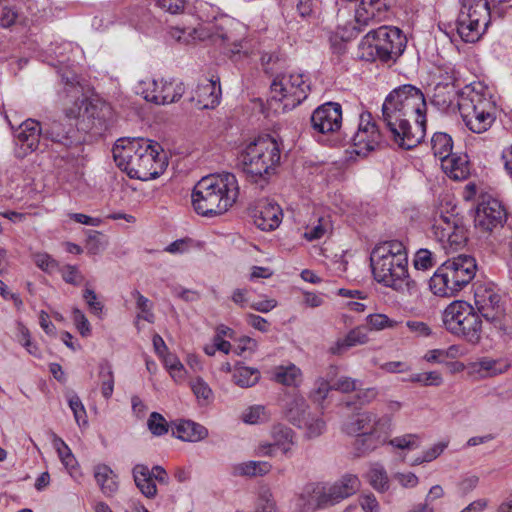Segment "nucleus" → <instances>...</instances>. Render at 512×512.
I'll list each match as a JSON object with an SVG mask.
<instances>
[{"label": "nucleus", "instance_id": "nucleus-59", "mask_svg": "<svg viewBox=\"0 0 512 512\" xmlns=\"http://www.w3.org/2000/svg\"><path fill=\"white\" fill-rule=\"evenodd\" d=\"M406 326L418 337H427L431 334L430 327L422 321L410 320L406 322Z\"/></svg>", "mask_w": 512, "mask_h": 512}, {"label": "nucleus", "instance_id": "nucleus-36", "mask_svg": "<svg viewBox=\"0 0 512 512\" xmlns=\"http://www.w3.org/2000/svg\"><path fill=\"white\" fill-rule=\"evenodd\" d=\"M453 141L450 135L437 132L431 139V149L441 162L452 153Z\"/></svg>", "mask_w": 512, "mask_h": 512}, {"label": "nucleus", "instance_id": "nucleus-61", "mask_svg": "<svg viewBox=\"0 0 512 512\" xmlns=\"http://www.w3.org/2000/svg\"><path fill=\"white\" fill-rule=\"evenodd\" d=\"M155 1L160 8H162L172 14L178 13L179 11H181L184 8L183 0H155Z\"/></svg>", "mask_w": 512, "mask_h": 512}, {"label": "nucleus", "instance_id": "nucleus-57", "mask_svg": "<svg viewBox=\"0 0 512 512\" xmlns=\"http://www.w3.org/2000/svg\"><path fill=\"white\" fill-rule=\"evenodd\" d=\"M61 272L64 281L69 284L79 285L83 280V276L80 274L76 266L66 265Z\"/></svg>", "mask_w": 512, "mask_h": 512}, {"label": "nucleus", "instance_id": "nucleus-29", "mask_svg": "<svg viewBox=\"0 0 512 512\" xmlns=\"http://www.w3.org/2000/svg\"><path fill=\"white\" fill-rule=\"evenodd\" d=\"M386 436L383 432H363L357 435L353 442L354 455L362 457L384 444Z\"/></svg>", "mask_w": 512, "mask_h": 512}, {"label": "nucleus", "instance_id": "nucleus-7", "mask_svg": "<svg viewBox=\"0 0 512 512\" xmlns=\"http://www.w3.org/2000/svg\"><path fill=\"white\" fill-rule=\"evenodd\" d=\"M445 329L466 341L469 344L477 345L482 339V319L474 306L462 300L450 303L444 310L442 316Z\"/></svg>", "mask_w": 512, "mask_h": 512}, {"label": "nucleus", "instance_id": "nucleus-64", "mask_svg": "<svg viewBox=\"0 0 512 512\" xmlns=\"http://www.w3.org/2000/svg\"><path fill=\"white\" fill-rule=\"evenodd\" d=\"M360 505L365 512H379V504L373 494L363 496Z\"/></svg>", "mask_w": 512, "mask_h": 512}, {"label": "nucleus", "instance_id": "nucleus-30", "mask_svg": "<svg viewBox=\"0 0 512 512\" xmlns=\"http://www.w3.org/2000/svg\"><path fill=\"white\" fill-rule=\"evenodd\" d=\"M444 172L454 180H464L469 176V166L467 155L451 153L442 162Z\"/></svg>", "mask_w": 512, "mask_h": 512}, {"label": "nucleus", "instance_id": "nucleus-48", "mask_svg": "<svg viewBox=\"0 0 512 512\" xmlns=\"http://www.w3.org/2000/svg\"><path fill=\"white\" fill-rule=\"evenodd\" d=\"M133 297L136 299V306L144 315L142 318L150 323L154 321V314L151 312V302L148 298L143 296L139 291L132 292Z\"/></svg>", "mask_w": 512, "mask_h": 512}, {"label": "nucleus", "instance_id": "nucleus-63", "mask_svg": "<svg viewBox=\"0 0 512 512\" xmlns=\"http://www.w3.org/2000/svg\"><path fill=\"white\" fill-rule=\"evenodd\" d=\"M164 363L165 366L170 370V373L172 374L173 377L176 376V372H181L182 370H184L183 364L173 354L168 353L164 357Z\"/></svg>", "mask_w": 512, "mask_h": 512}, {"label": "nucleus", "instance_id": "nucleus-45", "mask_svg": "<svg viewBox=\"0 0 512 512\" xmlns=\"http://www.w3.org/2000/svg\"><path fill=\"white\" fill-rule=\"evenodd\" d=\"M388 443L394 448L401 450H411L419 447L418 436L416 434H405L403 436L395 437Z\"/></svg>", "mask_w": 512, "mask_h": 512}, {"label": "nucleus", "instance_id": "nucleus-26", "mask_svg": "<svg viewBox=\"0 0 512 512\" xmlns=\"http://www.w3.org/2000/svg\"><path fill=\"white\" fill-rule=\"evenodd\" d=\"M221 86L219 80L206 79L192 91L190 102L198 109H214L220 102Z\"/></svg>", "mask_w": 512, "mask_h": 512}, {"label": "nucleus", "instance_id": "nucleus-21", "mask_svg": "<svg viewBox=\"0 0 512 512\" xmlns=\"http://www.w3.org/2000/svg\"><path fill=\"white\" fill-rule=\"evenodd\" d=\"M371 114H361L358 130L351 136V141L358 150L357 154H361L362 150L372 151L380 144L381 133L375 123L370 122Z\"/></svg>", "mask_w": 512, "mask_h": 512}, {"label": "nucleus", "instance_id": "nucleus-16", "mask_svg": "<svg viewBox=\"0 0 512 512\" xmlns=\"http://www.w3.org/2000/svg\"><path fill=\"white\" fill-rule=\"evenodd\" d=\"M452 211H454V208H452ZM433 233L445 249L449 246L451 250H457L467 241L466 229L460 218L453 212H447L446 214L443 210L439 212V216L435 218L433 224Z\"/></svg>", "mask_w": 512, "mask_h": 512}, {"label": "nucleus", "instance_id": "nucleus-31", "mask_svg": "<svg viewBox=\"0 0 512 512\" xmlns=\"http://www.w3.org/2000/svg\"><path fill=\"white\" fill-rule=\"evenodd\" d=\"M173 435L183 441L197 442L207 437V429L193 421L185 420L176 425Z\"/></svg>", "mask_w": 512, "mask_h": 512}, {"label": "nucleus", "instance_id": "nucleus-53", "mask_svg": "<svg viewBox=\"0 0 512 512\" xmlns=\"http://www.w3.org/2000/svg\"><path fill=\"white\" fill-rule=\"evenodd\" d=\"M265 419V407L255 405L249 407L243 414V421L249 424H256Z\"/></svg>", "mask_w": 512, "mask_h": 512}, {"label": "nucleus", "instance_id": "nucleus-5", "mask_svg": "<svg viewBox=\"0 0 512 512\" xmlns=\"http://www.w3.org/2000/svg\"><path fill=\"white\" fill-rule=\"evenodd\" d=\"M474 257L460 254L443 262L429 280L430 290L438 296L452 297L475 277Z\"/></svg>", "mask_w": 512, "mask_h": 512}, {"label": "nucleus", "instance_id": "nucleus-18", "mask_svg": "<svg viewBox=\"0 0 512 512\" xmlns=\"http://www.w3.org/2000/svg\"><path fill=\"white\" fill-rule=\"evenodd\" d=\"M165 155L158 142L150 140V149L142 153L140 163L135 169L134 177L142 181L155 179L163 172Z\"/></svg>", "mask_w": 512, "mask_h": 512}, {"label": "nucleus", "instance_id": "nucleus-27", "mask_svg": "<svg viewBox=\"0 0 512 512\" xmlns=\"http://www.w3.org/2000/svg\"><path fill=\"white\" fill-rule=\"evenodd\" d=\"M310 414L309 405L303 396L293 394L283 400V416L295 427L302 429Z\"/></svg>", "mask_w": 512, "mask_h": 512}, {"label": "nucleus", "instance_id": "nucleus-55", "mask_svg": "<svg viewBox=\"0 0 512 512\" xmlns=\"http://www.w3.org/2000/svg\"><path fill=\"white\" fill-rule=\"evenodd\" d=\"M346 341L350 347H354L357 345H362L367 343L368 336L362 327H356L350 330L345 336Z\"/></svg>", "mask_w": 512, "mask_h": 512}, {"label": "nucleus", "instance_id": "nucleus-38", "mask_svg": "<svg viewBox=\"0 0 512 512\" xmlns=\"http://www.w3.org/2000/svg\"><path fill=\"white\" fill-rule=\"evenodd\" d=\"M255 512H280L273 493L269 488H261L255 503Z\"/></svg>", "mask_w": 512, "mask_h": 512}, {"label": "nucleus", "instance_id": "nucleus-35", "mask_svg": "<svg viewBox=\"0 0 512 512\" xmlns=\"http://www.w3.org/2000/svg\"><path fill=\"white\" fill-rule=\"evenodd\" d=\"M94 477L101 491L106 496H112L118 489L116 475L107 465H98L94 469Z\"/></svg>", "mask_w": 512, "mask_h": 512}, {"label": "nucleus", "instance_id": "nucleus-9", "mask_svg": "<svg viewBox=\"0 0 512 512\" xmlns=\"http://www.w3.org/2000/svg\"><path fill=\"white\" fill-rule=\"evenodd\" d=\"M68 119H76L79 130L84 136L87 133L102 135L111 124L113 117L112 107L101 100L90 101L82 99L79 103L65 110Z\"/></svg>", "mask_w": 512, "mask_h": 512}, {"label": "nucleus", "instance_id": "nucleus-13", "mask_svg": "<svg viewBox=\"0 0 512 512\" xmlns=\"http://www.w3.org/2000/svg\"><path fill=\"white\" fill-rule=\"evenodd\" d=\"M474 303V308L481 318L499 330L504 329L505 301L495 288L478 286L474 293Z\"/></svg>", "mask_w": 512, "mask_h": 512}, {"label": "nucleus", "instance_id": "nucleus-22", "mask_svg": "<svg viewBox=\"0 0 512 512\" xmlns=\"http://www.w3.org/2000/svg\"><path fill=\"white\" fill-rule=\"evenodd\" d=\"M254 223L263 231L276 229L282 221V210L272 200L263 198L257 201L253 211Z\"/></svg>", "mask_w": 512, "mask_h": 512}, {"label": "nucleus", "instance_id": "nucleus-14", "mask_svg": "<svg viewBox=\"0 0 512 512\" xmlns=\"http://www.w3.org/2000/svg\"><path fill=\"white\" fill-rule=\"evenodd\" d=\"M148 149H150V139L141 137L120 138L116 141L112 153L116 165L125 171L130 178H133L142 153H146Z\"/></svg>", "mask_w": 512, "mask_h": 512}, {"label": "nucleus", "instance_id": "nucleus-62", "mask_svg": "<svg viewBox=\"0 0 512 512\" xmlns=\"http://www.w3.org/2000/svg\"><path fill=\"white\" fill-rule=\"evenodd\" d=\"M297 376V371L294 367L280 371L276 374V380L284 385L290 386L295 383V378Z\"/></svg>", "mask_w": 512, "mask_h": 512}, {"label": "nucleus", "instance_id": "nucleus-25", "mask_svg": "<svg viewBox=\"0 0 512 512\" xmlns=\"http://www.w3.org/2000/svg\"><path fill=\"white\" fill-rule=\"evenodd\" d=\"M465 91H460L456 85V78L447 74L441 81L436 83L431 96V103L439 109L450 107L456 99L461 100V95Z\"/></svg>", "mask_w": 512, "mask_h": 512}, {"label": "nucleus", "instance_id": "nucleus-10", "mask_svg": "<svg viewBox=\"0 0 512 512\" xmlns=\"http://www.w3.org/2000/svg\"><path fill=\"white\" fill-rule=\"evenodd\" d=\"M457 32L468 43L476 42L490 22V8L487 0H459Z\"/></svg>", "mask_w": 512, "mask_h": 512}, {"label": "nucleus", "instance_id": "nucleus-49", "mask_svg": "<svg viewBox=\"0 0 512 512\" xmlns=\"http://www.w3.org/2000/svg\"><path fill=\"white\" fill-rule=\"evenodd\" d=\"M53 437L54 447L57 449L58 455L61 458L63 464L66 467L73 465L74 456L72 455L69 447L60 437L56 436L55 434L53 435Z\"/></svg>", "mask_w": 512, "mask_h": 512}, {"label": "nucleus", "instance_id": "nucleus-3", "mask_svg": "<svg viewBox=\"0 0 512 512\" xmlns=\"http://www.w3.org/2000/svg\"><path fill=\"white\" fill-rule=\"evenodd\" d=\"M374 278L398 291H410L416 282L408 274V256L402 242L391 240L377 245L370 256Z\"/></svg>", "mask_w": 512, "mask_h": 512}, {"label": "nucleus", "instance_id": "nucleus-47", "mask_svg": "<svg viewBox=\"0 0 512 512\" xmlns=\"http://www.w3.org/2000/svg\"><path fill=\"white\" fill-rule=\"evenodd\" d=\"M435 265L432 252L428 249H419L414 258V267L417 270H426Z\"/></svg>", "mask_w": 512, "mask_h": 512}, {"label": "nucleus", "instance_id": "nucleus-41", "mask_svg": "<svg viewBox=\"0 0 512 512\" xmlns=\"http://www.w3.org/2000/svg\"><path fill=\"white\" fill-rule=\"evenodd\" d=\"M368 479L374 489L385 491L388 489V476L385 469L379 465L373 466L368 472Z\"/></svg>", "mask_w": 512, "mask_h": 512}, {"label": "nucleus", "instance_id": "nucleus-1", "mask_svg": "<svg viewBox=\"0 0 512 512\" xmlns=\"http://www.w3.org/2000/svg\"><path fill=\"white\" fill-rule=\"evenodd\" d=\"M427 103L423 92L405 84L395 88L382 104L381 119L395 145L404 150L418 146L426 134Z\"/></svg>", "mask_w": 512, "mask_h": 512}, {"label": "nucleus", "instance_id": "nucleus-33", "mask_svg": "<svg viewBox=\"0 0 512 512\" xmlns=\"http://www.w3.org/2000/svg\"><path fill=\"white\" fill-rule=\"evenodd\" d=\"M363 432H383V434L387 435L390 427L391 420L388 417H378L375 413L365 411L362 413L356 414Z\"/></svg>", "mask_w": 512, "mask_h": 512}, {"label": "nucleus", "instance_id": "nucleus-12", "mask_svg": "<svg viewBox=\"0 0 512 512\" xmlns=\"http://www.w3.org/2000/svg\"><path fill=\"white\" fill-rule=\"evenodd\" d=\"M309 84L302 74L278 75L271 84L273 98L284 102V108H294L308 96Z\"/></svg>", "mask_w": 512, "mask_h": 512}, {"label": "nucleus", "instance_id": "nucleus-52", "mask_svg": "<svg viewBox=\"0 0 512 512\" xmlns=\"http://www.w3.org/2000/svg\"><path fill=\"white\" fill-rule=\"evenodd\" d=\"M73 314V321L79 331V333L86 337L90 334L91 328L90 323L88 319L86 318L85 314L78 308H74L72 311Z\"/></svg>", "mask_w": 512, "mask_h": 512}, {"label": "nucleus", "instance_id": "nucleus-4", "mask_svg": "<svg viewBox=\"0 0 512 512\" xmlns=\"http://www.w3.org/2000/svg\"><path fill=\"white\" fill-rule=\"evenodd\" d=\"M238 159L247 179L263 188L280 162V147L270 135L261 136L248 144Z\"/></svg>", "mask_w": 512, "mask_h": 512}, {"label": "nucleus", "instance_id": "nucleus-60", "mask_svg": "<svg viewBox=\"0 0 512 512\" xmlns=\"http://www.w3.org/2000/svg\"><path fill=\"white\" fill-rule=\"evenodd\" d=\"M357 380L350 377H341L333 385V389L342 393H348L356 390Z\"/></svg>", "mask_w": 512, "mask_h": 512}, {"label": "nucleus", "instance_id": "nucleus-24", "mask_svg": "<svg viewBox=\"0 0 512 512\" xmlns=\"http://www.w3.org/2000/svg\"><path fill=\"white\" fill-rule=\"evenodd\" d=\"M353 8L355 10L354 21L348 23L346 29H351L349 37H356L362 28L368 26L376 16V11H380L381 0H360L354 1Z\"/></svg>", "mask_w": 512, "mask_h": 512}, {"label": "nucleus", "instance_id": "nucleus-11", "mask_svg": "<svg viewBox=\"0 0 512 512\" xmlns=\"http://www.w3.org/2000/svg\"><path fill=\"white\" fill-rule=\"evenodd\" d=\"M507 214L497 200H490L478 206L475 214V226L494 235L499 242L507 240V233L512 235V226L505 225Z\"/></svg>", "mask_w": 512, "mask_h": 512}, {"label": "nucleus", "instance_id": "nucleus-6", "mask_svg": "<svg viewBox=\"0 0 512 512\" xmlns=\"http://www.w3.org/2000/svg\"><path fill=\"white\" fill-rule=\"evenodd\" d=\"M407 39L396 27L381 26L369 31L358 47V56L365 61L395 62L405 50Z\"/></svg>", "mask_w": 512, "mask_h": 512}, {"label": "nucleus", "instance_id": "nucleus-39", "mask_svg": "<svg viewBox=\"0 0 512 512\" xmlns=\"http://www.w3.org/2000/svg\"><path fill=\"white\" fill-rule=\"evenodd\" d=\"M99 378L101 381V393L104 398L109 399L114 390V376L110 365H100Z\"/></svg>", "mask_w": 512, "mask_h": 512}, {"label": "nucleus", "instance_id": "nucleus-43", "mask_svg": "<svg viewBox=\"0 0 512 512\" xmlns=\"http://www.w3.org/2000/svg\"><path fill=\"white\" fill-rule=\"evenodd\" d=\"M366 321L371 330L394 328L397 325L395 320H392L387 315L380 313L368 315Z\"/></svg>", "mask_w": 512, "mask_h": 512}, {"label": "nucleus", "instance_id": "nucleus-51", "mask_svg": "<svg viewBox=\"0 0 512 512\" xmlns=\"http://www.w3.org/2000/svg\"><path fill=\"white\" fill-rule=\"evenodd\" d=\"M332 389L333 387L329 384L328 381L322 378L318 379L316 381V387L311 392L310 397L314 402L321 404L326 399L329 391Z\"/></svg>", "mask_w": 512, "mask_h": 512}, {"label": "nucleus", "instance_id": "nucleus-15", "mask_svg": "<svg viewBox=\"0 0 512 512\" xmlns=\"http://www.w3.org/2000/svg\"><path fill=\"white\" fill-rule=\"evenodd\" d=\"M185 86L182 82L167 81L164 79H147L138 83L137 93L143 98L157 105L175 103L183 96Z\"/></svg>", "mask_w": 512, "mask_h": 512}, {"label": "nucleus", "instance_id": "nucleus-42", "mask_svg": "<svg viewBox=\"0 0 512 512\" xmlns=\"http://www.w3.org/2000/svg\"><path fill=\"white\" fill-rule=\"evenodd\" d=\"M147 426L154 436H162L168 433L169 424L166 419L158 412H152L148 418Z\"/></svg>", "mask_w": 512, "mask_h": 512}, {"label": "nucleus", "instance_id": "nucleus-20", "mask_svg": "<svg viewBox=\"0 0 512 512\" xmlns=\"http://www.w3.org/2000/svg\"><path fill=\"white\" fill-rule=\"evenodd\" d=\"M311 126L321 134L335 132L341 127L342 108L339 103L327 102L316 108L311 115Z\"/></svg>", "mask_w": 512, "mask_h": 512}, {"label": "nucleus", "instance_id": "nucleus-44", "mask_svg": "<svg viewBox=\"0 0 512 512\" xmlns=\"http://www.w3.org/2000/svg\"><path fill=\"white\" fill-rule=\"evenodd\" d=\"M68 404L74 414L75 421L79 426L87 424V414L81 399L73 394L68 398Z\"/></svg>", "mask_w": 512, "mask_h": 512}, {"label": "nucleus", "instance_id": "nucleus-8", "mask_svg": "<svg viewBox=\"0 0 512 512\" xmlns=\"http://www.w3.org/2000/svg\"><path fill=\"white\" fill-rule=\"evenodd\" d=\"M457 105L463 122L474 133L487 131L495 121L494 102L474 88L466 86Z\"/></svg>", "mask_w": 512, "mask_h": 512}, {"label": "nucleus", "instance_id": "nucleus-34", "mask_svg": "<svg viewBox=\"0 0 512 512\" xmlns=\"http://www.w3.org/2000/svg\"><path fill=\"white\" fill-rule=\"evenodd\" d=\"M271 437L273 443L277 445V448L280 449L284 455L291 453L292 447L295 445V433L291 428L283 424H276L271 429Z\"/></svg>", "mask_w": 512, "mask_h": 512}, {"label": "nucleus", "instance_id": "nucleus-23", "mask_svg": "<svg viewBox=\"0 0 512 512\" xmlns=\"http://www.w3.org/2000/svg\"><path fill=\"white\" fill-rule=\"evenodd\" d=\"M329 507L326 485L309 483L305 485L296 502L298 512H314L317 509Z\"/></svg>", "mask_w": 512, "mask_h": 512}, {"label": "nucleus", "instance_id": "nucleus-37", "mask_svg": "<svg viewBox=\"0 0 512 512\" xmlns=\"http://www.w3.org/2000/svg\"><path fill=\"white\" fill-rule=\"evenodd\" d=\"M260 379V372L256 368L238 366L233 373V381L241 388L254 386Z\"/></svg>", "mask_w": 512, "mask_h": 512}, {"label": "nucleus", "instance_id": "nucleus-40", "mask_svg": "<svg viewBox=\"0 0 512 512\" xmlns=\"http://www.w3.org/2000/svg\"><path fill=\"white\" fill-rule=\"evenodd\" d=\"M302 429H305V437L307 439H314L324 433L326 429V423L322 418L310 414L306 418V423L303 424Z\"/></svg>", "mask_w": 512, "mask_h": 512}, {"label": "nucleus", "instance_id": "nucleus-58", "mask_svg": "<svg viewBox=\"0 0 512 512\" xmlns=\"http://www.w3.org/2000/svg\"><path fill=\"white\" fill-rule=\"evenodd\" d=\"M195 32V29L171 27L169 30V35L177 42L188 44L192 38L193 33Z\"/></svg>", "mask_w": 512, "mask_h": 512}, {"label": "nucleus", "instance_id": "nucleus-28", "mask_svg": "<svg viewBox=\"0 0 512 512\" xmlns=\"http://www.w3.org/2000/svg\"><path fill=\"white\" fill-rule=\"evenodd\" d=\"M359 487L358 477L352 474L344 475L339 481L331 486H326V494L329 506L353 495Z\"/></svg>", "mask_w": 512, "mask_h": 512}, {"label": "nucleus", "instance_id": "nucleus-17", "mask_svg": "<svg viewBox=\"0 0 512 512\" xmlns=\"http://www.w3.org/2000/svg\"><path fill=\"white\" fill-rule=\"evenodd\" d=\"M66 116L63 120H53L44 123L42 126L43 140H49L53 143L62 145L66 148L77 146L85 141V136L79 130V126H74Z\"/></svg>", "mask_w": 512, "mask_h": 512}, {"label": "nucleus", "instance_id": "nucleus-32", "mask_svg": "<svg viewBox=\"0 0 512 512\" xmlns=\"http://www.w3.org/2000/svg\"><path fill=\"white\" fill-rule=\"evenodd\" d=\"M133 478L136 486L147 498H154L157 487L153 477L149 474V468L143 464H137L133 468Z\"/></svg>", "mask_w": 512, "mask_h": 512}, {"label": "nucleus", "instance_id": "nucleus-56", "mask_svg": "<svg viewBox=\"0 0 512 512\" xmlns=\"http://www.w3.org/2000/svg\"><path fill=\"white\" fill-rule=\"evenodd\" d=\"M83 298L92 313L99 314L102 312L103 304L97 300V295L93 289L86 287Z\"/></svg>", "mask_w": 512, "mask_h": 512}, {"label": "nucleus", "instance_id": "nucleus-19", "mask_svg": "<svg viewBox=\"0 0 512 512\" xmlns=\"http://www.w3.org/2000/svg\"><path fill=\"white\" fill-rule=\"evenodd\" d=\"M41 139H43L42 125L33 119L24 121L15 132L16 157L24 158L29 153L36 151Z\"/></svg>", "mask_w": 512, "mask_h": 512}, {"label": "nucleus", "instance_id": "nucleus-46", "mask_svg": "<svg viewBox=\"0 0 512 512\" xmlns=\"http://www.w3.org/2000/svg\"><path fill=\"white\" fill-rule=\"evenodd\" d=\"M191 389L198 400L209 402L212 399V390L202 378L193 380L191 382Z\"/></svg>", "mask_w": 512, "mask_h": 512}, {"label": "nucleus", "instance_id": "nucleus-2", "mask_svg": "<svg viewBox=\"0 0 512 512\" xmlns=\"http://www.w3.org/2000/svg\"><path fill=\"white\" fill-rule=\"evenodd\" d=\"M239 196L236 176L229 172L202 177L192 191L194 210L202 216L211 217L228 211Z\"/></svg>", "mask_w": 512, "mask_h": 512}, {"label": "nucleus", "instance_id": "nucleus-54", "mask_svg": "<svg viewBox=\"0 0 512 512\" xmlns=\"http://www.w3.org/2000/svg\"><path fill=\"white\" fill-rule=\"evenodd\" d=\"M18 18V11L15 6H4L0 11V25L9 28L15 24Z\"/></svg>", "mask_w": 512, "mask_h": 512}, {"label": "nucleus", "instance_id": "nucleus-50", "mask_svg": "<svg viewBox=\"0 0 512 512\" xmlns=\"http://www.w3.org/2000/svg\"><path fill=\"white\" fill-rule=\"evenodd\" d=\"M33 259L36 266L46 273H52L58 266L57 262L47 253H36Z\"/></svg>", "mask_w": 512, "mask_h": 512}]
</instances>
